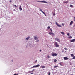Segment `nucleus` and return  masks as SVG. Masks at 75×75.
Returning a JSON list of instances; mask_svg holds the SVG:
<instances>
[{
    "mask_svg": "<svg viewBox=\"0 0 75 75\" xmlns=\"http://www.w3.org/2000/svg\"><path fill=\"white\" fill-rule=\"evenodd\" d=\"M48 34H50V35H52V36H54V34L52 32H49Z\"/></svg>",
    "mask_w": 75,
    "mask_h": 75,
    "instance_id": "nucleus-1",
    "label": "nucleus"
},
{
    "mask_svg": "<svg viewBox=\"0 0 75 75\" xmlns=\"http://www.w3.org/2000/svg\"><path fill=\"white\" fill-rule=\"evenodd\" d=\"M52 56L54 57V56H57V53H53L52 54Z\"/></svg>",
    "mask_w": 75,
    "mask_h": 75,
    "instance_id": "nucleus-2",
    "label": "nucleus"
},
{
    "mask_svg": "<svg viewBox=\"0 0 75 75\" xmlns=\"http://www.w3.org/2000/svg\"><path fill=\"white\" fill-rule=\"evenodd\" d=\"M55 23L56 25H57L58 27H62V26L59 25V24H58L57 22H55Z\"/></svg>",
    "mask_w": 75,
    "mask_h": 75,
    "instance_id": "nucleus-3",
    "label": "nucleus"
},
{
    "mask_svg": "<svg viewBox=\"0 0 75 75\" xmlns=\"http://www.w3.org/2000/svg\"><path fill=\"white\" fill-rule=\"evenodd\" d=\"M54 39L55 40H56V41H58V42H60V40H59V39L58 38H55Z\"/></svg>",
    "mask_w": 75,
    "mask_h": 75,
    "instance_id": "nucleus-4",
    "label": "nucleus"
},
{
    "mask_svg": "<svg viewBox=\"0 0 75 75\" xmlns=\"http://www.w3.org/2000/svg\"><path fill=\"white\" fill-rule=\"evenodd\" d=\"M55 45L56 47H59V46L57 42H55Z\"/></svg>",
    "mask_w": 75,
    "mask_h": 75,
    "instance_id": "nucleus-5",
    "label": "nucleus"
},
{
    "mask_svg": "<svg viewBox=\"0 0 75 75\" xmlns=\"http://www.w3.org/2000/svg\"><path fill=\"white\" fill-rule=\"evenodd\" d=\"M69 59V58L67 57H64V60H68V59Z\"/></svg>",
    "mask_w": 75,
    "mask_h": 75,
    "instance_id": "nucleus-6",
    "label": "nucleus"
},
{
    "mask_svg": "<svg viewBox=\"0 0 75 75\" xmlns=\"http://www.w3.org/2000/svg\"><path fill=\"white\" fill-rule=\"evenodd\" d=\"M34 37L35 40H37L38 39V38H37V37L34 36Z\"/></svg>",
    "mask_w": 75,
    "mask_h": 75,
    "instance_id": "nucleus-7",
    "label": "nucleus"
},
{
    "mask_svg": "<svg viewBox=\"0 0 75 75\" xmlns=\"http://www.w3.org/2000/svg\"><path fill=\"white\" fill-rule=\"evenodd\" d=\"M38 2H42V3H47V2L45 1H38Z\"/></svg>",
    "mask_w": 75,
    "mask_h": 75,
    "instance_id": "nucleus-8",
    "label": "nucleus"
},
{
    "mask_svg": "<svg viewBox=\"0 0 75 75\" xmlns=\"http://www.w3.org/2000/svg\"><path fill=\"white\" fill-rule=\"evenodd\" d=\"M75 39H74L72 40H70V42H75Z\"/></svg>",
    "mask_w": 75,
    "mask_h": 75,
    "instance_id": "nucleus-9",
    "label": "nucleus"
},
{
    "mask_svg": "<svg viewBox=\"0 0 75 75\" xmlns=\"http://www.w3.org/2000/svg\"><path fill=\"white\" fill-rule=\"evenodd\" d=\"M73 24V21H71V22L70 23V25H72V24Z\"/></svg>",
    "mask_w": 75,
    "mask_h": 75,
    "instance_id": "nucleus-10",
    "label": "nucleus"
},
{
    "mask_svg": "<svg viewBox=\"0 0 75 75\" xmlns=\"http://www.w3.org/2000/svg\"><path fill=\"white\" fill-rule=\"evenodd\" d=\"M68 3V1H65L64 2V3H66L67 4Z\"/></svg>",
    "mask_w": 75,
    "mask_h": 75,
    "instance_id": "nucleus-11",
    "label": "nucleus"
},
{
    "mask_svg": "<svg viewBox=\"0 0 75 75\" xmlns=\"http://www.w3.org/2000/svg\"><path fill=\"white\" fill-rule=\"evenodd\" d=\"M72 38V37L71 36H70L69 37L67 38Z\"/></svg>",
    "mask_w": 75,
    "mask_h": 75,
    "instance_id": "nucleus-12",
    "label": "nucleus"
},
{
    "mask_svg": "<svg viewBox=\"0 0 75 75\" xmlns=\"http://www.w3.org/2000/svg\"><path fill=\"white\" fill-rule=\"evenodd\" d=\"M61 33L63 35H65V33H64V32H61Z\"/></svg>",
    "mask_w": 75,
    "mask_h": 75,
    "instance_id": "nucleus-13",
    "label": "nucleus"
},
{
    "mask_svg": "<svg viewBox=\"0 0 75 75\" xmlns=\"http://www.w3.org/2000/svg\"><path fill=\"white\" fill-rule=\"evenodd\" d=\"M19 9L20 10H22V8H21V6H20V7L19 8Z\"/></svg>",
    "mask_w": 75,
    "mask_h": 75,
    "instance_id": "nucleus-14",
    "label": "nucleus"
},
{
    "mask_svg": "<svg viewBox=\"0 0 75 75\" xmlns=\"http://www.w3.org/2000/svg\"><path fill=\"white\" fill-rule=\"evenodd\" d=\"M29 38H30V37H28L25 39V40H28L29 39Z\"/></svg>",
    "mask_w": 75,
    "mask_h": 75,
    "instance_id": "nucleus-15",
    "label": "nucleus"
},
{
    "mask_svg": "<svg viewBox=\"0 0 75 75\" xmlns=\"http://www.w3.org/2000/svg\"><path fill=\"white\" fill-rule=\"evenodd\" d=\"M40 67V64H38L36 65V68H37V67Z\"/></svg>",
    "mask_w": 75,
    "mask_h": 75,
    "instance_id": "nucleus-16",
    "label": "nucleus"
},
{
    "mask_svg": "<svg viewBox=\"0 0 75 75\" xmlns=\"http://www.w3.org/2000/svg\"><path fill=\"white\" fill-rule=\"evenodd\" d=\"M36 68V65L35 66H33L31 68Z\"/></svg>",
    "mask_w": 75,
    "mask_h": 75,
    "instance_id": "nucleus-17",
    "label": "nucleus"
},
{
    "mask_svg": "<svg viewBox=\"0 0 75 75\" xmlns=\"http://www.w3.org/2000/svg\"><path fill=\"white\" fill-rule=\"evenodd\" d=\"M57 67H58V66H55L54 67V68H57Z\"/></svg>",
    "mask_w": 75,
    "mask_h": 75,
    "instance_id": "nucleus-18",
    "label": "nucleus"
},
{
    "mask_svg": "<svg viewBox=\"0 0 75 75\" xmlns=\"http://www.w3.org/2000/svg\"><path fill=\"white\" fill-rule=\"evenodd\" d=\"M41 67H42V68H45V66H41Z\"/></svg>",
    "mask_w": 75,
    "mask_h": 75,
    "instance_id": "nucleus-19",
    "label": "nucleus"
},
{
    "mask_svg": "<svg viewBox=\"0 0 75 75\" xmlns=\"http://www.w3.org/2000/svg\"><path fill=\"white\" fill-rule=\"evenodd\" d=\"M70 7H73V5H70Z\"/></svg>",
    "mask_w": 75,
    "mask_h": 75,
    "instance_id": "nucleus-20",
    "label": "nucleus"
},
{
    "mask_svg": "<svg viewBox=\"0 0 75 75\" xmlns=\"http://www.w3.org/2000/svg\"><path fill=\"white\" fill-rule=\"evenodd\" d=\"M42 13H43L44 14V15H45V16H46V14H45V13H44V12L43 11Z\"/></svg>",
    "mask_w": 75,
    "mask_h": 75,
    "instance_id": "nucleus-21",
    "label": "nucleus"
},
{
    "mask_svg": "<svg viewBox=\"0 0 75 75\" xmlns=\"http://www.w3.org/2000/svg\"><path fill=\"white\" fill-rule=\"evenodd\" d=\"M50 28H50V26H48V27H47V29H48V30L49 29H50Z\"/></svg>",
    "mask_w": 75,
    "mask_h": 75,
    "instance_id": "nucleus-22",
    "label": "nucleus"
},
{
    "mask_svg": "<svg viewBox=\"0 0 75 75\" xmlns=\"http://www.w3.org/2000/svg\"><path fill=\"white\" fill-rule=\"evenodd\" d=\"M70 55H71V57H73V56H74V55L73 54H71Z\"/></svg>",
    "mask_w": 75,
    "mask_h": 75,
    "instance_id": "nucleus-23",
    "label": "nucleus"
},
{
    "mask_svg": "<svg viewBox=\"0 0 75 75\" xmlns=\"http://www.w3.org/2000/svg\"><path fill=\"white\" fill-rule=\"evenodd\" d=\"M57 62V59H55L54 60V62Z\"/></svg>",
    "mask_w": 75,
    "mask_h": 75,
    "instance_id": "nucleus-24",
    "label": "nucleus"
},
{
    "mask_svg": "<svg viewBox=\"0 0 75 75\" xmlns=\"http://www.w3.org/2000/svg\"><path fill=\"white\" fill-rule=\"evenodd\" d=\"M73 58L72 59H75V56H74L73 57Z\"/></svg>",
    "mask_w": 75,
    "mask_h": 75,
    "instance_id": "nucleus-25",
    "label": "nucleus"
},
{
    "mask_svg": "<svg viewBox=\"0 0 75 75\" xmlns=\"http://www.w3.org/2000/svg\"><path fill=\"white\" fill-rule=\"evenodd\" d=\"M40 10V11H41V12H42L43 11H42V10L40 8L39 9Z\"/></svg>",
    "mask_w": 75,
    "mask_h": 75,
    "instance_id": "nucleus-26",
    "label": "nucleus"
},
{
    "mask_svg": "<svg viewBox=\"0 0 75 75\" xmlns=\"http://www.w3.org/2000/svg\"><path fill=\"white\" fill-rule=\"evenodd\" d=\"M67 35L68 36H69V33H68L67 34Z\"/></svg>",
    "mask_w": 75,
    "mask_h": 75,
    "instance_id": "nucleus-27",
    "label": "nucleus"
},
{
    "mask_svg": "<svg viewBox=\"0 0 75 75\" xmlns=\"http://www.w3.org/2000/svg\"><path fill=\"white\" fill-rule=\"evenodd\" d=\"M34 70H35V69H33V70H32L31 72H34Z\"/></svg>",
    "mask_w": 75,
    "mask_h": 75,
    "instance_id": "nucleus-28",
    "label": "nucleus"
},
{
    "mask_svg": "<svg viewBox=\"0 0 75 75\" xmlns=\"http://www.w3.org/2000/svg\"><path fill=\"white\" fill-rule=\"evenodd\" d=\"M14 7H17V6H16V5H14Z\"/></svg>",
    "mask_w": 75,
    "mask_h": 75,
    "instance_id": "nucleus-29",
    "label": "nucleus"
},
{
    "mask_svg": "<svg viewBox=\"0 0 75 75\" xmlns=\"http://www.w3.org/2000/svg\"><path fill=\"white\" fill-rule=\"evenodd\" d=\"M50 31L52 33V29H50Z\"/></svg>",
    "mask_w": 75,
    "mask_h": 75,
    "instance_id": "nucleus-30",
    "label": "nucleus"
},
{
    "mask_svg": "<svg viewBox=\"0 0 75 75\" xmlns=\"http://www.w3.org/2000/svg\"><path fill=\"white\" fill-rule=\"evenodd\" d=\"M47 57H48V58H50V56H48Z\"/></svg>",
    "mask_w": 75,
    "mask_h": 75,
    "instance_id": "nucleus-31",
    "label": "nucleus"
},
{
    "mask_svg": "<svg viewBox=\"0 0 75 75\" xmlns=\"http://www.w3.org/2000/svg\"><path fill=\"white\" fill-rule=\"evenodd\" d=\"M62 25L63 26H64V23H62Z\"/></svg>",
    "mask_w": 75,
    "mask_h": 75,
    "instance_id": "nucleus-32",
    "label": "nucleus"
},
{
    "mask_svg": "<svg viewBox=\"0 0 75 75\" xmlns=\"http://www.w3.org/2000/svg\"><path fill=\"white\" fill-rule=\"evenodd\" d=\"M64 50H67V49L66 48H64Z\"/></svg>",
    "mask_w": 75,
    "mask_h": 75,
    "instance_id": "nucleus-33",
    "label": "nucleus"
},
{
    "mask_svg": "<svg viewBox=\"0 0 75 75\" xmlns=\"http://www.w3.org/2000/svg\"><path fill=\"white\" fill-rule=\"evenodd\" d=\"M50 74H51V73H48V74L49 75H50Z\"/></svg>",
    "mask_w": 75,
    "mask_h": 75,
    "instance_id": "nucleus-34",
    "label": "nucleus"
},
{
    "mask_svg": "<svg viewBox=\"0 0 75 75\" xmlns=\"http://www.w3.org/2000/svg\"><path fill=\"white\" fill-rule=\"evenodd\" d=\"M53 16H55V13L53 14Z\"/></svg>",
    "mask_w": 75,
    "mask_h": 75,
    "instance_id": "nucleus-35",
    "label": "nucleus"
},
{
    "mask_svg": "<svg viewBox=\"0 0 75 75\" xmlns=\"http://www.w3.org/2000/svg\"><path fill=\"white\" fill-rule=\"evenodd\" d=\"M38 41H39V40H38L37 41H36V42H38Z\"/></svg>",
    "mask_w": 75,
    "mask_h": 75,
    "instance_id": "nucleus-36",
    "label": "nucleus"
},
{
    "mask_svg": "<svg viewBox=\"0 0 75 75\" xmlns=\"http://www.w3.org/2000/svg\"><path fill=\"white\" fill-rule=\"evenodd\" d=\"M14 75H17V74H14Z\"/></svg>",
    "mask_w": 75,
    "mask_h": 75,
    "instance_id": "nucleus-37",
    "label": "nucleus"
},
{
    "mask_svg": "<svg viewBox=\"0 0 75 75\" xmlns=\"http://www.w3.org/2000/svg\"><path fill=\"white\" fill-rule=\"evenodd\" d=\"M35 62H37V60H36Z\"/></svg>",
    "mask_w": 75,
    "mask_h": 75,
    "instance_id": "nucleus-38",
    "label": "nucleus"
},
{
    "mask_svg": "<svg viewBox=\"0 0 75 75\" xmlns=\"http://www.w3.org/2000/svg\"><path fill=\"white\" fill-rule=\"evenodd\" d=\"M9 2H11V0L9 1Z\"/></svg>",
    "mask_w": 75,
    "mask_h": 75,
    "instance_id": "nucleus-39",
    "label": "nucleus"
},
{
    "mask_svg": "<svg viewBox=\"0 0 75 75\" xmlns=\"http://www.w3.org/2000/svg\"><path fill=\"white\" fill-rule=\"evenodd\" d=\"M31 74H33V73H31Z\"/></svg>",
    "mask_w": 75,
    "mask_h": 75,
    "instance_id": "nucleus-40",
    "label": "nucleus"
},
{
    "mask_svg": "<svg viewBox=\"0 0 75 75\" xmlns=\"http://www.w3.org/2000/svg\"><path fill=\"white\" fill-rule=\"evenodd\" d=\"M41 50H40V52H41Z\"/></svg>",
    "mask_w": 75,
    "mask_h": 75,
    "instance_id": "nucleus-41",
    "label": "nucleus"
},
{
    "mask_svg": "<svg viewBox=\"0 0 75 75\" xmlns=\"http://www.w3.org/2000/svg\"><path fill=\"white\" fill-rule=\"evenodd\" d=\"M74 19H75V17H74Z\"/></svg>",
    "mask_w": 75,
    "mask_h": 75,
    "instance_id": "nucleus-42",
    "label": "nucleus"
},
{
    "mask_svg": "<svg viewBox=\"0 0 75 75\" xmlns=\"http://www.w3.org/2000/svg\"><path fill=\"white\" fill-rule=\"evenodd\" d=\"M19 74L18 73L17 75H18Z\"/></svg>",
    "mask_w": 75,
    "mask_h": 75,
    "instance_id": "nucleus-43",
    "label": "nucleus"
},
{
    "mask_svg": "<svg viewBox=\"0 0 75 75\" xmlns=\"http://www.w3.org/2000/svg\"><path fill=\"white\" fill-rule=\"evenodd\" d=\"M60 64V65H61V64Z\"/></svg>",
    "mask_w": 75,
    "mask_h": 75,
    "instance_id": "nucleus-44",
    "label": "nucleus"
},
{
    "mask_svg": "<svg viewBox=\"0 0 75 75\" xmlns=\"http://www.w3.org/2000/svg\"><path fill=\"white\" fill-rule=\"evenodd\" d=\"M51 23L52 24V23Z\"/></svg>",
    "mask_w": 75,
    "mask_h": 75,
    "instance_id": "nucleus-45",
    "label": "nucleus"
},
{
    "mask_svg": "<svg viewBox=\"0 0 75 75\" xmlns=\"http://www.w3.org/2000/svg\"><path fill=\"white\" fill-rule=\"evenodd\" d=\"M74 20L75 21V19H74Z\"/></svg>",
    "mask_w": 75,
    "mask_h": 75,
    "instance_id": "nucleus-46",
    "label": "nucleus"
},
{
    "mask_svg": "<svg viewBox=\"0 0 75 75\" xmlns=\"http://www.w3.org/2000/svg\"><path fill=\"white\" fill-rule=\"evenodd\" d=\"M12 61L13 62V60H12Z\"/></svg>",
    "mask_w": 75,
    "mask_h": 75,
    "instance_id": "nucleus-47",
    "label": "nucleus"
}]
</instances>
